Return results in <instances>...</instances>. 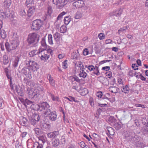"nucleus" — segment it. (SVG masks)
Returning <instances> with one entry per match:
<instances>
[{
  "label": "nucleus",
  "instance_id": "b1692460",
  "mask_svg": "<svg viewBox=\"0 0 148 148\" xmlns=\"http://www.w3.org/2000/svg\"><path fill=\"white\" fill-rule=\"evenodd\" d=\"M47 77L49 81L50 85L52 86H54L55 85V81L54 80L53 77H51L50 74H48Z\"/></svg>",
  "mask_w": 148,
  "mask_h": 148
},
{
  "label": "nucleus",
  "instance_id": "8fccbe9b",
  "mask_svg": "<svg viewBox=\"0 0 148 148\" xmlns=\"http://www.w3.org/2000/svg\"><path fill=\"white\" fill-rule=\"evenodd\" d=\"M48 41L50 44L52 45L53 44L52 35L50 34L48 35Z\"/></svg>",
  "mask_w": 148,
  "mask_h": 148
},
{
  "label": "nucleus",
  "instance_id": "864d4df0",
  "mask_svg": "<svg viewBox=\"0 0 148 148\" xmlns=\"http://www.w3.org/2000/svg\"><path fill=\"white\" fill-rule=\"evenodd\" d=\"M35 133L38 135H39L41 133V130L38 128H35L34 129Z\"/></svg>",
  "mask_w": 148,
  "mask_h": 148
},
{
  "label": "nucleus",
  "instance_id": "2eb2a0df",
  "mask_svg": "<svg viewBox=\"0 0 148 148\" xmlns=\"http://www.w3.org/2000/svg\"><path fill=\"white\" fill-rule=\"evenodd\" d=\"M22 70L25 75H27V76L29 79H31L32 77L31 72H30L29 68L25 67L22 69Z\"/></svg>",
  "mask_w": 148,
  "mask_h": 148
},
{
  "label": "nucleus",
  "instance_id": "774afa93",
  "mask_svg": "<svg viewBox=\"0 0 148 148\" xmlns=\"http://www.w3.org/2000/svg\"><path fill=\"white\" fill-rule=\"evenodd\" d=\"M16 148H22V145H21V143H17L16 144Z\"/></svg>",
  "mask_w": 148,
  "mask_h": 148
},
{
  "label": "nucleus",
  "instance_id": "a18cd8bd",
  "mask_svg": "<svg viewBox=\"0 0 148 148\" xmlns=\"http://www.w3.org/2000/svg\"><path fill=\"white\" fill-rule=\"evenodd\" d=\"M3 62L4 64H7L8 62V57L6 55H4L3 57Z\"/></svg>",
  "mask_w": 148,
  "mask_h": 148
},
{
  "label": "nucleus",
  "instance_id": "6e6d98bb",
  "mask_svg": "<svg viewBox=\"0 0 148 148\" xmlns=\"http://www.w3.org/2000/svg\"><path fill=\"white\" fill-rule=\"evenodd\" d=\"M19 14L22 16H25L26 13L24 10H21L19 12Z\"/></svg>",
  "mask_w": 148,
  "mask_h": 148
},
{
  "label": "nucleus",
  "instance_id": "dca6fc26",
  "mask_svg": "<svg viewBox=\"0 0 148 148\" xmlns=\"http://www.w3.org/2000/svg\"><path fill=\"white\" fill-rule=\"evenodd\" d=\"M80 57V54L77 50H75L71 54V58L72 59L78 60Z\"/></svg>",
  "mask_w": 148,
  "mask_h": 148
},
{
  "label": "nucleus",
  "instance_id": "de8ad7c7",
  "mask_svg": "<svg viewBox=\"0 0 148 148\" xmlns=\"http://www.w3.org/2000/svg\"><path fill=\"white\" fill-rule=\"evenodd\" d=\"M66 13L64 12H63L60 14L57 17V20H60L62 18V16L63 15H65Z\"/></svg>",
  "mask_w": 148,
  "mask_h": 148
},
{
  "label": "nucleus",
  "instance_id": "69168bd1",
  "mask_svg": "<svg viewBox=\"0 0 148 148\" xmlns=\"http://www.w3.org/2000/svg\"><path fill=\"white\" fill-rule=\"evenodd\" d=\"M19 60V58L18 56L15 57L14 60V65H17L18 62Z\"/></svg>",
  "mask_w": 148,
  "mask_h": 148
},
{
  "label": "nucleus",
  "instance_id": "4be33fe9",
  "mask_svg": "<svg viewBox=\"0 0 148 148\" xmlns=\"http://www.w3.org/2000/svg\"><path fill=\"white\" fill-rule=\"evenodd\" d=\"M52 146L53 147H57L60 144V140L58 138H55L52 142Z\"/></svg>",
  "mask_w": 148,
  "mask_h": 148
},
{
  "label": "nucleus",
  "instance_id": "f257e3e1",
  "mask_svg": "<svg viewBox=\"0 0 148 148\" xmlns=\"http://www.w3.org/2000/svg\"><path fill=\"white\" fill-rule=\"evenodd\" d=\"M125 139L129 143H132L134 145L138 141H140L141 138L139 136L132 131H127L125 134Z\"/></svg>",
  "mask_w": 148,
  "mask_h": 148
},
{
  "label": "nucleus",
  "instance_id": "a878e982",
  "mask_svg": "<svg viewBox=\"0 0 148 148\" xmlns=\"http://www.w3.org/2000/svg\"><path fill=\"white\" fill-rule=\"evenodd\" d=\"M34 90L37 91V93H38V94L39 95L42 92L43 88L41 85H38V86Z\"/></svg>",
  "mask_w": 148,
  "mask_h": 148
},
{
  "label": "nucleus",
  "instance_id": "603ef678",
  "mask_svg": "<svg viewBox=\"0 0 148 148\" xmlns=\"http://www.w3.org/2000/svg\"><path fill=\"white\" fill-rule=\"evenodd\" d=\"M53 10L52 9L51 7H49L47 9V16H50L51 13H52Z\"/></svg>",
  "mask_w": 148,
  "mask_h": 148
},
{
  "label": "nucleus",
  "instance_id": "1a4fd4ad",
  "mask_svg": "<svg viewBox=\"0 0 148 148\" xmlns=\"http://www.w3.org/2000/svg\"><path fill=\"white\" fill-rule=\"evenodd\" d=\"M88 69L90 71H92V73H93L97 75H99L100 73L98 67L96 65H89L88 67Z\"/></svg>",
  "mask_w": 148,
  "mask_h": 148
},
{
  "label": "nucleus",
  "instance_id": "c9c22d12",
  "mask_svg": "<svg viewBox=\"0 0 148 148\" xmlns=\"http://www.w3.org/2000/svg\"><path fill=\"white\" fill-rule=\"evenodd\" d=\"M122 126V125L121 124V122L116 123L114 124L113 127L116 130L120 129Z\"/></svg>",
  "mask_w": 148,
  "mask_h": 148
},
{
  "label": "nucleus",
  "instance_id": "f3484780",
  "mask_svg": "<svg viewBox=\"0 0 148 148\" xmlns=\"http://www.w3.org/2000/svg\"><path fill=\"white\" fill-rule=\"evenodd\" d=\"M36 9L34 6L29 7L27 10V15L29 17H31L36 12Z\"/></svg>",
  "mask_w": 148,
  "mask_h": 148
},
{
  "label": "nucleus",
  "instance_id": "e433bc0d",
  "mask_svg": "<svg viewBox=\"0 0 148 148\" xmlns=\"http://www.w3.org/2000/svg\"><path fill=\"white\" fill-rule=\"evenodd\" d=\"M53 37L56 42H59V40L60 38V34L58 32H56L53 35ZM58 43V42H57Z\"/></svg>",
  "mask_w": 148,
  "mask_h": 148
},
{
  "label": "nucleus",
  "instance_id": "5fc2aeb1",
  "mask_svg": "<svg viewBox=\"0 0 148 148\" xmlns=\"http://www.w3.org/2000/svg\"><path fill=\"white\" fill-rule=\"evenodd\" d=\"M60 144H64L66 142L65 139V136H62L60 139Z\"/></svg>",
  "mask_w": 148,
  "mask_h": 148
},
{
  "label": "nucleus",
  "instance_id": "37998d69",
  "mask_svg": "<svg viewBox=\"0 0 148 148\" xmlns=\"http://www.w3.org/2000/svg\"><path fill=\"white\" fill-rule=\"evenodd\" d=\"M42 127L43 128L46 130H49L51 127V125L49 123V122H46L42 125Z\"/></svg>",
  "mask_w": 148,
  "mask_h": 148
},
{
  "label": "nucleus",
  "instance_id": "09e8293b",
  "mask_svg": "<svg viewBox=\"0 0 148 148\" xmlns=\"http://www.w3.org/2000/svg\"><path fill=\"white\" fill-rule=\"evenodd\" d=\"M66 27L64 25H62L60 27V32L61 33H64L66 32Z\"/></svg>",
  "mask_w": 148,
  "mask_h": 148
},
{
  "label": "nucleus",
  "instance_id": "423d86ee",
  "mask_svg": "<svg viewBox=\"0 0 148 148\" xmlns=\"http://www.w3.org/2000/svg\"><path fill=\"white\" fill-rule=\"evenodd\" d=\"M35 90L28 89L27 90L28 97L32 99H35L38 97V95Z\"/></svg>",
  "mask_w": 148,
  "mask_h": 148
},
{
  "label": "nucleus",
  "instance_id": "bf43d9fd",
  "mask_svg": "<svg viewBox=\"0 0 148 148\" xmlns=\"http://www.w3.org/2000/svg\"><path fill=\"white\" fill-rule=\"evenodd\" d=\"M136 77L137 78H140L142 81H145L146 80V78L141 74H140L139 75H136Z\"/></svg>",
  "mask_w": 148,
  "mask_h": 148
},
{
  "label": "nucleus",
  "instance_id": "39448f33",
  "mask_svg": "<svg viewBox=\"0 0 148 148\" xmlns=\"http://www.w3.org/2000/svg\"><path fill=\"white\" fill-rule=\"evenodd\" d=\"M40 111L45 110V111L44 114H47L48 112H50L51 110L50 109V107L49 104L47 102H43L40 104Z\"/></svg>",
  "mask_w": 148,
  "mask_h": 148
},
{
  "label": "nucleus",
  "instance_id": "f704fd0d",
  "mask_svg": "<svg viewBox=\"0 0 148 148\" xmlns=\"http://www.w3.org/2000/svg\"><path fill=\"white\" fill-rule=\"evenodd\" d=\"M41 46L44 48V49H46L47 48L48 46L47 45L45 42V37H44L42 38L41 41Z\"/></svg>",
  "mask_w": 148,
  "mask_h": 148
},
{
  "label": "nucleus",
  "instance_id": "4d7b16f0",
  "mask_svg": "<svg viewBox=\"0 0 148 148\" xmlns=\"http://www.w3.org/2000/svg\"><path fill=\"white\" fill-rule=\"evenodd\" d=\"M89 101L90 106L92 107H93L94 105V103L93 98L92 97H90L89 99Z\"/></svg>",
  "mask_w": 148,
  "mask_h": 148
},
{
  "label": "nucleus",
  "instance_id": "2f4dec72",
  "mask_svg": "<svg viewBox=\"0 0 148 148\" xmlns=\"http://www.w3.org/2000/svg\"><path fill=\"white\" fill-rule=\"evenodd\" d=\"M64 98L66 99L69 100L70 101H74L75 102L77 103L79 102L76 99H75L74 97H72L71 96H69V97H64Z\"/></svg>",
  "mask_w": 148,
  "mask_h": 148
},
{
  "label": "nucleus",
  "instance_id": "f8f14e48",
  "mask_svg": "<svg viewBox=\"0 0 148 148\" xmlns=\"http://www.w3.org/2000/svg\"><path fill=\"white\" fill-rule=\"evenodd\" d=\"M85 5L84 2L83 0H79L75 1L73 3V5L76 8H82Z\"/></svg>",
  "mask_w": 148,
  "mask_h": 148
},
{
  "label": "nucleus",
  "instance_id": "9b49d317",
  "mask_svg": "<svg viewBox=\"0 0 148 148\" xmlns=\"http://www.w3.org/2000/svg\"><path fill=\"white\" fill-rule=\"evenodd\" d=\"M59 134L58 131H54L48 133L47 134V136L48 138L51 140L56 138L57 137Z\"/></svg>",
  "mask_w": 148,
  "mask_h": 148
},
{
  "label": "nucleus",
  "instance_id": "a19ab883",
  "mask_svg": "<svg viewBox=\"0 0 148 148\" xmlns=\"http://www.w3.org/2000/svg\"><path fill=\"white\" fill-rule=\"evenodd\" d=\"M30 122L31 124L34 127H37L38 125V122L36 120L35 121L31 118L30 119Z\"/></svg>",
  "mask_w": 148,
  "mask_h": 148
},
{
  "label": "nucleus",
  "instance_id": "ea45409f",
  "mask_svg": "<svg viewBox=\"0 0 148 148\" xmlns=\"http://www.w3.org/2000/svg\"><path fill=\"white\" fill-rule=\"evenodd\" d=\"M129 89L130 88L128 87V86L127 85H126L125 87H123V88L122 89V91L125 93L127 94L129 93Z\"/></svg>",
  "mask_w": 148,
  "mask_h": 148
},
{
  "label": "nucleus",
  "instance_id": "72a5a7b5",
  "mask_svg": "<svg viewBox=\"0 0 148 148\" xmlns=\"http://www.w3.org/2000/svg\"><path fill=\"white\" fill-rule=\"evenodd\" d=\"M71 21V16H68L65 17L64 19V22L65 24L67 25Z\"/></svg>",
  "mask_w": 148,
  "mask_h": 148
},
{
  "label": "nucleus",
  "instance_id": "393cba45",
  "mask_svg": "<svg viewBox=\"0 0 148 148\" xmlns=\"http://www.w3.org/2000/svg\"><path fill=\"white\" fill-rule=\"evenodd\" d=\"M34 1L33 0H26L25 3V5L27 8L34 6Z\"/></svg>",
  "mask_w": 148,
  "mask_h": 148
},
{
  "label": "nucleus",
  "instance_id": "ddd939ff",
  "mask_svg": "<svg viewBox=\"0 0 148 148\" xmlns=\"http://www.w3.org/2000/svg\"><path fill=\"white\" fill-rule=\"evenodd\" d=\"M10 18L11 23H10L13 26L15 25L16 24V21L15 18L16 17L14 15V12L13 11H11V13H10Z\"/></svg>",
  "mask_w": 148,
  "mask_h": 148
},
{
  "label": "nucleus",
  "instance_id": "13d9d810",
  "mask_svg": "<svg viewBox=\"0 0 148 148\" xmlns=\"http://www.w3.org/2000/svg\"><path fill=\"white\" fill-rule=\"evenodd\" d=\"M33 102L27 99H25V104L24 105L25 106L27 107V105H30Z\"/></svg>",
  "mask_w": 148,
  "mask_h": 148
},
{
  "label": "nucleus",
  "instance_id": "c85d7f7f",
  "mask_svg": "<svg viewBox=\"0 0 148 148\" xmlns=\"http://www.w3.org/2000/svg\"><path fill=\"white\" fill-rule=\"evenodd\" d=\"M33 148H43V145L40 142H36L33 145Z\"/></svg>",
  "mask_w": 148,
  "mask_h": 148
},
{
  "label": "nucleus",
  "instance_id": "0e129e2a",
  "mask_svg": "<svg viewBox=\"0 0 148 148\" xmlns=\"http://www.w3.org/2000/svg\"><path fill=\"white\" fill-rule=\"evenodd\" d=\"M104 108H99L98 109L97 111L96 114L98 115L100 114L103 111Z\"/></svg>",
  "mask_w": 148,
  "mask_h": 148
},
{
  "label": "nucleus",
  "instance_id": "5701e85b",
  "mask_svg": "<svg viewBox=\"0 0 148 148\" xmlns=\"http://www.w3.org/2000/svg\"><path fill=\"white\" fill-rule=\"evenodd\" d=\"M82 9L84 10V11L83 12H78L76 14V15L75 17V18L76 19H78L80 18L82 15L86 13V10L84 8H82Z\"/></svg>",
  "mask_w": 148,
  "mask_h": 148
},
{
  "label": "nucleus",
  "instance_id": "f03ea898",
  "mask_svg": "<svg viewBox=\"0 0 148 148\" xmlns=\"http://www.w3.org/2000/svg\"><path fill=\"white\" fill-rule=\"evenodd\" d=\"M3 6L8 11L2 12L0 10V17L5 19H8L9 17V0H4Z\"/></svg>",
  "mask_w": 148,
  "mask_h": 148
},
{
  "label": "nucleus",
  "instance_id": "79ce46f5",
  "mask_svg": "<svg viewBox=\"0 0 148 148\" xmlns=\"http://www.w3.org/2000/svg\"><path fill=\"white\" fill-rule=\"evenodd\" d=\"M109 134L111 135H113L114 134L115 132H114V130L111 127H108L107 128Z\"/></svg>",
  "mask_w": 148,
  "mask_h": 148
},
{
  "label": "nucleus",
  "instance_id": "bb28decb",
  "mask_svg": "<svg viewBox=\"0 0 148 148\" xmlns=\"http://www.w3.org/2000/svg\"><path fill=\"white\" fill-rule=\"evenodd\" d=\"M109 91L111 92L114 93H117L119 89L116 86H110L109 88Z\"/></svg>",
  "mask_w": 148,
  "mask_h": 148
},
{
  "label": "nucleus",
  "instance_id": "6ab92c4d",
  "mask_svg": "<svg viewBox=\"0 0 148 148\" xmlns=\"http://www.w3.org/2000/svg\"><path fill=\"white\" fill-rule=\"evenodd\" d=\"M15 91L17 93L18 95L21 97H23L24 95V92L23 88L20 86H18Z\"/></svg>",
  "mask_w": 148,
  "mask_h": 148
},
{
  "label": "nucleus",
  "instance_id": "4c0bfd02",
  "mask_svg": "<svg viewBox=\"0 0 148 148\" xmlns=\"http://www.w3.org/2000/svg\"><path fill=\"white\" fill-rule=\"evenodd\" d=\"M80 93L82 95L85 96L88 93V90L86 88H83L80 90Z\"/></svg>",
  "mask_w": 148,
  "mask_h": 148
},
{
  "label": "nucleus",
  "instance_id": "0eeeda50",
  "mask_svg": "<svg viewBox=\"0 0 148 148\" xmlns=\"http://www.w3.org/2000/svg\"><path fill=\"white\" fill-rule=\"evenodd\" d=\"M45 115H46L48 119L51 121H54L56 120L57 115L56 112H51V110L50 112Z\"/></svg>",
  "mask_w": 148,
  "mask_h": 148
},
{
  "label": "nucleus",
  "instance_id": "49530a36",
  "mask_svg": "<svg viewBox=\"0 0 148 148\" xmlns=\"http://www.w3.org/2000/svg\"><path fill=\"white\" fill-rule=\"evenodd\" d=\"M37 54H38L37 51L36 50H34L29 53V55L30 57H32Z\"/></svg>",
  "mask_w": 148,
  "mask_h": 148
},
{
  "label": "nucleus",
  "instance_id": "680f3d73",
  "mask_svg": "<svg viewBox=\"0 0 148 148\" xmlns=\"http://www.w3.org/2000/svg\"><path fill=\"white\" fill-rule=\"evenodd\" d=\"M98 37L100 40H102L105 39V35L103 33H100L99 34Z\"/></svg>",
  "mask_w": 148,
  "mask_h": 148
},
{
  "label": "nucleus",
  "instance_id": "6e6552de",
  "mask_svg": "<svg viewBox=\"0 0 148 148\" xmlns=\"http://www.w3.org/2000/svg\"><path fill=\"white\" fill-rule=\"evenodd\" d=\"M11 41V45H10V48L11 50L14 49L18 45V40L17 38H12Z\"/></svg>",
  "mask_w": 148,
  "mask_h": 148
},
{
  "label": "nucleus",
  "instance_id": "58836bf2",
  "mask_svg": "<svg viewBox=\"0 0 148 148\" xmlns=\"http://www.w3.org/2000/svg\"><path fill=\"white\" fill-rule=\"evenodd\" d=\"M92 137L94 140L97 141H99L101 139L100 136L95 133H94L93 134Z\"/></svg>",
  "mask_w": 148,
  "mask_h": 148
},
{
  "label": "nucleus",
  "instance_id": "7ed1b4c3",
  "mask_svg": "<svg viewBox=\"0 0 148 148\" xmlns=\"http://www.w3.org/2000/svg\"><path fill=\"white\" fill-rule=\"evenodd\" d=\"M39 36L36 33L30 34L28 35L27 41L29 44L32 45H36L39 40Z\"/></svg>",
  "mask_w": 148,
  "mask_h": 148
},
{
  "label": "nucleus",
  "instance_id": "20e7f679",
  "mask_svg": "<svg viewBox=\"0 0 148 148\" xmlns=\"http://www.w3.org/2000/svg\"><path fill=\"white\" fill-rule=\"evenodd\" d=\"M43 22L40 19H37L34 21L32 23L31 29L34 30H39L42 26Z\"/></svg>",
  "mask_w": 148,
  "mask_h": 148
},
{
  "label": "nucleus",
  "instance_id": "338daca9",
  "mask_svg": "<svg viewBox=\"0 0 148 148\" xmlns=\"http://www.w3.org/2000/svg\"><path fill=\"white\" fill-rule=\"evenodd\" d=\"M89 51L87 48L85 49L83 52V54L84 55L86 56L88 54Z\"/></svg>",
  "mask_w": 148,
  "mask_h": 148
},
{
  "label": "nucleus",
  "instance_id": "052dcab7",
  "mask_svg": "<svg viewBox=\"0 0 148 148\" xmlns=\"http://www.w3.org/2000/svg\"><path fill=\"white\" fill-rule=\"evenodd\" d=\"M102 92L101 91H99L97 92L96 95L99 98H101L102 96Z\"/></svg>",
  "mask_w": 148,
  "mask_h": 148
},
{
  "label": "nucleus",
  "instance_id": "c03bdc74",
  "mask_svg": "<svg viewBox=\"0 0 148 148\" xmlns=\"http://www.w3.org/2000/svg\"><path fill=\"white\" fill-rule=\"evenodd\" d=\"M31 118L35 121L36 120L37 122H38L40 118L38 114H34L33 115Z\"/></svg>",
  "mask_w": 148,
  "mask_h": 148
},
{
  "label": "nucleus",
  "instance_id": "cd10ccee",
  "mask_svg": "<svg viewBox=\"0 0 148 148\" xmlns=\"http://www.w3.org/2000/svg\"><path fill=\"white\" fill-rule=\"evenodd\" d=\"M31 108L32 110H40V105H39L36 103L33 104L31 106Z\"/></svg>",
  "mask_w": 148,
  "mask_h": 148
},
{
  "label": "nucleus",
  "instance_id": "c756f323",
  "mask_svg": "<svg viewBox=\"0 0 148 148\" xmlns=\"http://www.w3.org/2000/svg\"><path fill=\"white\" fill-rule=\"evenodd\" d=\"M49 96L51 97L52 100L53 101H60L59 98L57 96H55L54 95L52 94L51 92H48Z\"/></svg>",
  "mask_w": 148,
  "mask_h": 148
},
{
  "label": "nucleus",
  "instance_id": "4468645a",
  "mask_svg": "<svg viewBox=\"0 0 148 148\" xmlns=\"http://www.w3.org/2000/svg\"><path fill=\"white\" fill-rule=\"evenodd\" d=\"M122 12V10L121 8L116 10H114L113 12H110L109 14V15L110 16H120Z\"/></svg>",
  "mask_w": 148,
  "mask_h": 148
},
{
  "label": "nucleus",
  "instance_id": "a211bd4d",
  "mask_svg": "<svg viewBox=\"0 0 148 148\" xmlns=\"http://www.w3.org/2000/svg\"><path fill=\"white\" fill-rule=\"evenodd\" d=\"M20 123L21 125L25 127H27L29 124V122L27 119L24 117L20 120Z\"/></svg>",
  "mask_w": 148,
  "mask_h": 148
},
{
  "label": "nucleus",
  "instance_id": "e2e57ef3",
  "mask_svg": "<svg viewBox=\"0 0 148 148\" xmlns=\"http://www.w3.org/2000/svg\"><path fill=\"white\" fill-rule=\"evenodd\" d=\"M7 35L6 32L5 31H4L3 32L1 33V36L2 38H5L7 37Z\"/></svg>",
  "mask_w": 148,
  "mask_h": 148
},
{
  "label": "nucleus",
  "instance_id": "aec40b11",
  "mask_svg": "<svg viewBox=\"0 0 148 148\" xmlns=\"http://www.w3.org/2000/svg\"><path fill=\"white\" fill-rule=\"evenodd\" d=\"M79 67L80 68V67ZM84 69L85 68L84 67L82 68V69L80 68V73L79 74V76L82 77L83 78H85L87 75V73L84 71Z\"/></svg>",
  "mask_w": 148,
  "mask_h": 148
},
{
  "label": "nucleus",
  "instance_id": "3c124183",
  "mask_svg": "<svg viewBox=\"0 0 148 148\" xmlns=\"http://www.w3.org/2000/svg\"><path fill=\"white\" fill-rule=\"evenodd\" d=\"M6 42L5 43V46L7 50L8 51H9V41L8 39H6Z\"/></svg>",
  "mask_w": 148,
  "mask_h": 148
},
{
  "label": "nucleus",
  "instance_id": "412c9836",
  "mask_svg": "<svg viewBox=\"0 0 148 148\" xmlns=\"http://www.w3.org/2000/svg\"><path fill=\"white\" fill-rule=\"evenodd\" d=\"M136 147L138 148H143L145 146V143L143 141H138L134 145Z\"/></svg>",
  "mask_w": 148,
  "mask_h": 148
},
{
  "label": "nucleus",
  "instance_id": "473e14b6",
  "mask_svg": "<svg viewBox=\"0 0 148 148\" xmlns=\"http://www.w3.org/2000/svg\"><path fill=\"white\" fill-rule=\"evenodd\" d=\"M141 130L143 133L148 134V122L146 125L142 127Z\"/></svg>",
  "mask_w": 148,
  "mask_h": 148
},
{
  "label": "nucleus",
  "instance_id": "9d476101",
  "mask_svg": "<svg viewBox=\"0 0 148 148\" xmlns=\"http://www.w3.org/2000/svg\"><path fill=\"white\" fill-rule=\"evenodd\" d=\"M16 82L13 79L10 77V87L12 91L14 93L15 92V91L19 86H18L15 84Z\"/></svg>",
  "mask_w": 148,
  "mask_h": 148
},
{
  "label": "nucleus",
  "instance_id": "7c9ffc66",
  "mask_svg": "<svg viewBox=\"0 0 148 148\" xmlns=\"http://www.w3.org/2000/svg\"><path fill=\"white\" fill-rule=\"evenodd\" d=\"M64 2L62 0H58V3L57 7V8L60 9L62 8L64 6L66 5L64 4Z\"/></svg>",
  "mask_w": 148,
  "mask_h": 148
}]
</instances>
